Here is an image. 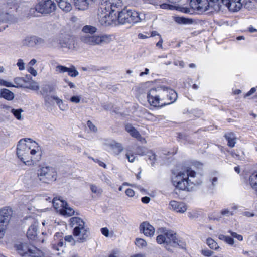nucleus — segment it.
Segmentation results:
<instances>
[{
    "instance_id": "f257e3e1",
    "label": "nucleus",
    "mask_w": 257,
    "mask_h": 257,
    "mask_svg": "<svg viewBox=\"0 0 257 257\" xmlns=\"http://www.w3.org/2000/svg\"><path fill=\"white\" fill-rule=\"evenodd\" d=\"M149 103L154 107L169 105L177 98V94L173 90L165 86L150 89L147 95Z\"/></svg>"
},
{
    "instance_id": "f03ea898",
    "label": "nucleus",
    "mask_w": 257,
    "mask_h": 257,
    "mask_svg": "<svg viewBox=\"0 0 257 257\" xmlns=\"http://www.w3.org/2000/svg\"><path fill=\"white\" fill-rule=\"evenodd\" d=\"M38 144L31 141L30 139H22L17 145V155L18 157L25 164L30 165L32 162H36L40 159V154L35 156L37 151L36 149H32L33 146Z\"/></svg>"
},
{
    "instance_id": "7ed1b4c3",
    "label": "nucleus",
    "mask_w": 257,
    "mask_h": 257,
    "mask_svg": "<svg viewBox=\"0 0 257 257\" xmlns=\"http://www.w3.org/2000/svg\"><path fill=\"white\" fill-rule=\"evenodd\" d=\"M69 225L73 228V235L78 243H82L87 241L90 234V229L81 218L71 217L69 219Z\"/></svg>"
},
{
    "instance_id": "20e7f679",
    "label": "nucleus",
    "mask_w": 257,
    "mask_h": 257,
    "mask_svg": "<svg viewBox=\"0 0 257 257\" xmlns=\"http://www.w3.org/2000/svg\"><path fill=\"white\" fill-rule=\"evenodd\" d=\"M196 172L190 169H186L180 171L177 174H174L172 177V182L176 188L182 190L190 191L191 185L194 184L189 177L194 178Z\"/></svg>"
},
{
    "instance_id": "39448f33",
    "label": "nucleus",
    "mask_w": 257,
    "mask_h": 257,
    "mask_svg": "<svg viewBox=\"0 0 257 257\" xmlns=\"http://www.w3.org/2000/svg\"><path fill=\"white\" fill-rule=\"evenodd\" d=\"M57 177V173L54 168L51 166H42L38 170L37 176H31L30 184L32 186L36 187L40 185V182L49 183L55 181Z\"/></svg>"
},
{
    "instance_id": "423d86ee",
    "label": "nucleus",
    "mask_w": 257,
    "mask_h": 257,
    "mask_svg": "<svg viewBox=\"0 0 257 257\" xmlns=\"http://www.w3.org/2000/svg\"><path fill=\"white\" fill-rule=\"evenodd\" d=\"M83 43L90 45H101L108 44L112 41V36L107 34L90 35L86 34L81 37Z\"/></svg>"
},
{
    "instance_id": "0eeeda50",
    "label": "nucleus",
    "mask_w": 257,
    "mask_h": 257,
    "mask_svg": "<svg viewBox=\"0 0 257 257\" xmlns=\"http://www.w3.org/2000/svg\"><path fill=\"white\" fill-rule=\"evenodd\" d=\"M219 0H206L202 2L201 0H191L190 5L192 8L199 13L204 12L210 8L212 10L219 11L220 9L218 3Z\"/></svg>"
},
{
    "instance_id": "6e6552de",
    "label": "nucleus",
    "mask_w": 257,
    "mask_h": 257,
    "mask_svg": "<svg viewBox=\"0 0 257 257\" xmlns=\"http://www.w3.org/2000/svg\"><path fill=\"white\" fill-rule=\"evenodd\" d=\"M56 9L55 3L52 0H42L34 8H31L29 12L31 15L36 16L35 12L49 14L54 12Z\"/></svg>"
},
{
    "instance_id": "1a4fd4ad",
    "label": "nucleus",
    "mask_w": 257,
    "mask_h": 257,
    "mask_svg": "<svg viewBox=\"0 0 257 257\" xmlns=\"http://www.w3.org/2000/svg\"><path fill=\"white\" fill-rule=\"evenodd\" d=\"M54 207L58 212L64 216H71L75 214V211L72 208L69 207L68 203L60 199L54 198L53 199Z\"/></svg>"
},
{
    "instance_id": "9d476101",
    "label": "nucleus",
    "mask_w": 257,
    "mask_h": 257,
    "mask_svg": "<svg viewBox=\"0 0 257 257\" xmlns=\"http://www.w3.org/2000/svg\"><path fill=\"white\" fill-rule=\"evenodd\" d=\"M19 253L24 256L42 257V252L35 247H29L27 243H21L17 245Z\"/></svg>"
},
{
    "instance_id": "9b49d317",
    "label": "nucleus",
    "mask_w": 257,
    "mask_h": 257,
    "mask_svg": "<svg viewBox=\"0 0 257 257\" xmlns=\"http://www.w3.org/2000/svg\"><path fill=\"white\" fill-rule=\"evenodd\" d=\"M115 19H116V13L113 15L109 11L102 9V7L100 5L98 12V19L101 25H110Z\"/></svg>"
},
{
    "instance_id": "f8f14e48",
    "label": "nucleus",
    "mask_w": 257,
    "mask_h": 257,
    "mask_svg": "<svg viewBox=\"0 0 257 257\" xmlns=\"http://www.w3.org/2000/svg\"><path fill=\"white\" fill-rule=\"evenodd\" d=\"M101 5L102 9L107 10L112 14L118 13L122 6L121 0H102Z\"/></svg>"
},
{
    "instance_id": "ddd939ff",
    "label": "nucleus",
    "mask_w": 257,
    "mask_h": 257,
    "mask_svg": "<svg viewBox=\"0 0 257 257\" xmlns=\"http://www.w3.org/2000/svg\"><path fill=\"white\" fill-rule=\"evenodd\" d=\"M60 38H61V49L73 50L75 48V41L73 36L61 34V37Z\"/></svg>"
},
{
    "instance_id": "4468645a",
    "label": "nucleus",
    "mask_w": 257,
    "mask_h": 257,
    "mask_svg": "<svg viewBox=\"0 0 257 257\" xmlns=\"http://www.w3.org/2000/svg\"><path fill=\"white\" fill-rule=\"evenodd\" d=\"M13 214L12 208L5 207L0 209V223L8 226Z\"/></svg>"
},
{
    "instance_id": "2eb2a0df",
    "label": "nucleus",
    "mask_w": 257,
    "mask_h": 257,
    "mask_svg": "<svg viewBox=\"0 0 257 257\" xmlns=\"http://www.w3.org/2000/svg\"><path fill=\"white\" fill-rule=\"evenodd\" d=\"M169 208L176 212L183 213L185 212L187 207L186 205L182 202H177L175 200H172L169 204Z\"/></svg>"
},
{
    "instance_id": "dca6fc26",
    "label": "nucleus",
    "mask_w": 257,
    "mask_h": 257,
    "mask_svg": "<svg viewBox=\"0 0 257 257\" xmlns=\"http://www.w3.org/2000/svg\"><path fill=\"white\" fill-rule=\"evenodd\" d=\"M222 3L232 12L238 11L242 7L241 0H221Z\"/></svg>"
},
{
    "instance_id": "f3484780",
    "label": "nucleus",
    "mask_w": 257,
    "mask_h": 257,
    "mask_svg": "<svg viewBox=\"0 0 257 257\" xmlns=\"http://www.w3.org/2000/svg\"><path fill=\"white\" fill-rule=\"evenodd\" d=\"M140 231L145 236L151 237L154 234L155 229L148 222H143L140 225Z\"/></svg>"
},
{
    "instance_id": "a211bd4d",
    "label": "nucleus",
    "mask_w": 257,
    "mask_h": 257,
    "mask_svg": "<svg viewBox=\"0 0 257 257\" xmlns=\"http://www.w3.org/2000/svg\"><path fill=\"white\" fill-rule=\"evenodd\" d=\"M118 13V15H116V18L119 23L121 24L130 23L129 13L127 9H124Z\"/></svg>"
},
{
    "instance_id": "6ab92c4d",
    "label": "nucleus",
    "mask_w": 257,
    "mask_h": 257,
    "mask_svg": "<svg viewBox=\"0 0 257 257\" xmlns=\"http://www.w3.org/2000/svg\"><path fill=\"white\" fill-rule=\"evenodd\" d=\"M130 16V23H136L140 22L144 19L143 15L139 14L137 11L132 10H128Z\"/></svg>"
},
{
    "instance_id": "aec40b11",
    "label": "nucleus",
    "mask_w": 257,
    "mask_h": 257,
    "mask_svg": "<svg viewBox=\"0 0 257 257\" xmlns=\"http://www.w3.org/2000/svg\"><path fill=\"white\" fill-rule=\"evenodd\" d=\"M60 37H61V34H58L56 36L50 38L48 42L49 47L58 49H61Z\"/></svg>"
},
{
    "instance_id": "412c9836",
    "label": "nucleus",
    "mask_w": 257,
    "mask_h": 257,
    "mask_svg": "<svg viewBox=\"0 0 257 257\" xmlns=\"http://www.w3.org/2000/svg\"><path fill=\"white\" fill-rule=\"evenodd\" d=\"M38 234V225L35 223L32 224L27 231V237L30 239H33Z\"/></svg>"
},
{
    "instance_id": "4be33fe9",
    "label": "nucleus",
    "mask_w": 257,
    "mask_h": 257,
    "mask_svg": "<svg viewBox=\"0 0 257 257\" xmlns=\"http://www.w3.org/2000/svg\"><path fill=\"white\" fill-rule=\"evenodd\" d=\"M75 7L80 10H85L88 8V0H74Z\"/></svg>"
},
{
    "instance_id": "5701e85b",
    "label": "nucleus",
    "mask_w": 257,
    "mask_h": 257,
    "mask_svg": "<svg viewBox=\"0 0 257 257\" xmlns=\"http://www.w3.org/2000/svg\"><path fill=\"white\" fill-rule=\"evenodd\" d=\"M59 8L63 11L68 12L72 9V6L68 0H56Z\"/></svg>"
},
{
    "instance_id": "b1692460",
    "label": "nucleus",
    "mask_w": 257,
    "mask_h": 257,
    "mask_svg": "<svg viewBox=\"0 0 257 257\" xmlns=\"http://www.w3.org/2000/svg\"><path fill=\"white\" fill-rule=\"evenodd\" d=\"M176 233L172 230H168L165 233L166 237V244H170L171 246L173 245V241L177 240Z\"/></svg>"
},
{
    "instance_id": "393cba45",
    "label": "nucleus",
    "mask_w": 257,
    "mask_h": 257,
    "mask_svg": "<svg viewBox=\"0 0 257 257\" xmlns=\"http://www.w3.org/2000/svg\"><path fill=\"white\" fill-rule=\"evenodd\" d=\"M26 78L27 79V80H26L25 78H22V77L15 78L14 79V82L17 85H14V86H13V87L18 88V87H22L25 86L24 85V83H27L28 82V80L31 79L32 78V77H31L30 75H29V76H27Z\"/></svg>"
},
{
    "instance_id": "a878e982",
    "label": "nucleus",
    "mask_w": 257,
    "mask_h": 257,
    "mask_svg": "<svg viewBox=\"0 0 257 257\" xmlns=\"http://www.w3.org/2000/svg\"><path fill=\"white\" fill-rule=\"evenodd\" d=\"M249 183L251 187L254 190L257 195V172L251 174L249 178Z\"/></svg>"
},
{
    "instance_id": "bb28decb",
    "label": "nucleus",
    "mask_w": 257,
    "mask_h": 257,
    "mask_svg": "<svg viewBox=\"0 0 257 257\" xmlns=\"http://www.w3.org/2000/svg\"><path fill=\"white\" fill-rule=\"evenodd\" d=\"M14 97L15 95L13 92L6 88L2 89L1 98H3L7 100L11 101L14 99Z\"/></svg>"
},
{
    "instance_id": "cd10ccee",
    "label": "nucleus",
    "mask_w": 257,
    "mask_h": 257,
    "mask_svg": "<svg viewBox=\"0 0 257 257\" xmlns=\"http://www.w3.org/2000/svg\"><path fill=\"white\" fill-rule=\"evenodd\" d=\"M238 209V206L237 205H233L231 207L230 209L229 208H225L222 209L220 214L224 216L229 217L230 216H233L234 214V211Z\"/></svg>"
},
{
    "instance_id": "c85d7f7f",
    "label": "nucleus",
    "mask_w": 257,
    "mask_h": 257,
    "mask_svg": "<svg viewBox=\"0 0 257 257\" xmlns=\"http://www.w3.org/2000/svg\"><path fill=\"white\" fill-rule=\"evenodd\" d=\"M225 138L228 141V145L230 147H233L236 143V137L233 133H228L225 135Z\"/></svg>"
},
{
    "instance_id": "c756f323",
    "label": "nucleus",
    "mask_w": 257,
    "mask_h": 257,
    "mask_svg": "<svg viewBox=\"0 0 257 257\" xmlns=\"http://www.w3.org/2000/svg\"><path fill=\"white\" fill-rule=\"evenodd\" d=\"M110 147L113 150V152L116 154H118L121 152L123 149L122 146L121 144L113 142L109 144Z\"/></svg>"
},
{
    "instance_id": "7c9ffc66",
    "label": "nucleus",
    "mask_w": 257,
    "mask_h": 257,
    "mask_svg": "<svg viewBox=\"0 0 257 257\" xmlns=\"http://www.w3.org/2000/svg\"><path fill=\"white\" fill-rule=\"evenodd\" d=\"M22 44L23 46L33 47L34 46L33 36H27L22 41Z\"/></svg>"
},
{
    "instance_id": "2f4dec72",
    "label": "nucleus",
    "mask_w": 257,
    "mask_h": 257,
    "mask_svg": "<svg viewBox=\"0 0 257 257\" xmlns=\"http://www.w3.org/2000/svg\"><path fill=\"white\" fill-rule=\"evenodd\" d=\"M53 90V88L49 85H47L42 88L40 92L42 95L44 96L45 101H48L49 100V96H48V93L51 92Z\"/></svg>"
},
{
    "instance_id": "473e14b6",
    "label": "nucleus",
    "mask_w": 257,
    "mask_h": 257,
    "mask_svg": "<svg viewBox=\"0 0 257 257\" xmlns=\"http://www.w3.org/2000/svg\"><path fill=\"white\" fill-rule=\"evenodd\" d=\"M97 31L95 27L91 25H85L82 28V31L85 33L94 34Z\"/></svg>"
},
{
    "instance_id": "72a5a7b5",
    "label": "nucleus",
    "mask_w": 257,
    "mask_h": 257,
    "mask_svg": "<svg viewBox=\"0 0 257 257\" xmlns=\"http://www.w3.org/2000/svg\"><path fill=\"white\" fill-rule=\"evenodd\" d=\"M11 19V15L7 12H0V22H7Z\"/></svg>"
},
{
    "instance_id": "f704fd0d",
    "label": "nucleus",
    "mask_w": 257,
    "mask_h": 257,
    "mask_svg": "<svg viewBox=\"0 0 257 257\" xmlns=\"http://www.w3.org/2000/svg\"><path fill=\"white\" fill-rule=\"evenodd\" d=\"M146 155L148 156L149 160L151 161V165L154 166L155 162L156 160L157 156L156 154L152 150H149Z\"/></svg>"
},
{
    "instance_id": "c9c22d12",
    "label": "nucleus",
    "mask_w": 257,
    "mask_h": 257,
    "mask_svg": "<svg viewBox=\"0 0 257 257\" xmlns=\"http://www.w3.org/2000/svg\"><path fill=\"white\" fill-rule=\"evenodd\" d=\"M206 243L209 247L212 249L216 250L219 248V246L217 242L212 238H208L206 240Z\"/></svg>"
},
{
    "instance_id": "e433bc0d",
    "label": "nucleus",
    "mask_w": 257,
    "mask_h": 257,
    "mask_svg": "<svg viewBox=\"0 0 257 257\" xmlns=\"http://www.w3.org/2000/svg\"><path fill=\"white\" fill-rule=\"evenodd\" d=\"M149 150L145 147L138 146L136 149V154L140 156L146 155Z\"/></svg>"
},
{
    "instance_id": "4c0bfd02",
    "label": "nucleus",
    "mask_w": 257,
    "mask_h": 257,
    "mask_svg": "<svg viewBox=\"0 0 257 257\" xmlns=\"http://www.w3.org/2000/svg\"><path fill=\"white\" fill-rule=\"evenodd\" d=\"M90 188L91 192L97 196L100 195L102 193V189L94 184H90Z\"/></svg>"
},
{
    "instance_id": "58836bf2",
    "label": "nucleus",
    "mask_w": 257,
    "mask_h": 257,
    "mask_svg": "<svg viewBox=\"0 0 257 257\" xmlns=\"http://www.w3.org/2000/svg\"><path fill=\"white\" fill-rule=\"evenodd\" d=\"M51 97L56 101L57 104L58 105L59 108L61 110H65L66 106L64 105L62 100H61L56 96H52Z\"/></svg>"
},
{
    "instance_id": "ea45409f",
    "label": "nucleus",
    "mask_w": 257,
    "mask_h": 257,
    "mask_svg": "<svg viewBox=\"0 0 257 257\" xmlns=\"http://www.w3.org/2000/svg\"><path fill=\"white\" fill-rule=\"evenodd\" d=\"M11 112L14 114L15 117L18 120H22L21 113L23 112L22 109L20 108L18 109H11Z\"/></svg>"
},
{
    "instance_id": "a19ab883",
    "label": "nucleus",
    "mask_w": 257,
    "mask_h": 257,
    "mask_svg": "<svg viewBox=\"0 0 257 257\" xmlns=\"http://www.w3.org/2000/svg\"><path fill=\"white\" fill-rule=\"evenodd\" d=\"M67 72H68L69 76L73 77H75L79 74V72L74 66H72L71 67L68 68V71Z\"/></svg>"
},
{
    "instance_id": "79ce46f5",
    "label": "nucleus",
    "mask_w": 257,
    "mask_h": 257,
    "mask_svg": "<svg viewBox=\"0 0 257 257\" xmlns=\"http://www.w3.org/2000/svg\"><path fill=\"white\" fill-rule=\"evenodd\" d=\"M34 38V46H42L44 43L45 41L42 38L37 37L36 36H33Z\"/></svg>"
},
{
    "instance_id": "37998d69",
    "label": "nucleus",
    "mask_w": 257,
    "mask_h": 257,
    "mask_svg": "<svg viewBox=\"0 0 257 257\" xmlns=\"http://www.w3.org/2000/svg\"><path fill=\"white\" fill-rule=\"evenodd\" d=\"M29 83V85H26V86H24V87L33 90H37L39 89V86L38 85L37 83L35 81H29L27 82Z\"/></svg>"
},
{
    "instance_id": "c03bdc74",
    "label": "nucleus",
    "mask_w": 257,
    "mask_h": 257,
    "mask_svg": "<svg viewBox=\"0 0 257 257\" xmlns=\"http://www.w3.org/2000/svg\"><path fill=\"white\" fill-rule=\"evenodd\" d=\"M135 243L137 246L140 248H143L147 245L146 241L144 239L141 238H137Z\"/></svg>"
},
{
    "instance_id": "a18cd8bd",
    "label": "nucleus",
    "mask_w": 257,
    "mask_h": 257,
    "mask_svg": "<svg viewBox=\"0 0 257 257\" xmlns=\"http://www.w3.org/2000/svg\"><path fill=\"white\" fill-rule=\"evenodd\" d=\"M55 71L58 73H64L68 71V67L63 65H57L55 68Z\"/></svg>"
},
{
    "instance_id": "49530a36",
    "label": "nucleus",
    "mask_w": 257,
    "mask_h": 257,
    "mask_svg": "<svg viewBox=\"0 0 257 257\" xmlns=\"http://www.w3.org/2000/svg\"><path fill=\"white\" fill-rule=\"evenodd\" d=\"M172 246H174V247L179 246L181 248H183L186 246V244L184 242H183V241H182L181 240L178 239L177 238V240L173 241Z\"/></svg>"
},
{
    "instance_id": "de8ad7c7",
    "label": "nucleus",
    "mask_w": 257,
    "mask_h": 257,
    "mask_svg": "<svg viewBox=\"0 0 257 257\" xmlns=\"http://www.w3.org/2000/svg\"><path fill=\"white\" fill-rule=\"evenodd\" d=\"M65 242H68L70 243L71 245H75L76 241V239L75 240L72 235H67L64 237Z\"/></svg>"
},
{
    "instance_id": "09e8293b",
    "label": "nucleus",
    "mask_w": 257,
    "mask_h": 257,
    "mask_svg": "<svg viewBox=\"0 0 257 257\" xmlns=\"http://www.w3.org/2000/svg\"><path fill=\"white\" fill-rule=\"evenodd\" d=\"M175 21L178 24H188L190 23V20L183 17H176Z\"/></svg>"
},
{
    "instance_id": "8fccbe9b",
    "label": "nucleus",
    "mask_w": 257,
    "mask_h": 257,
    "mask_svg": "<svg viewBox=\"0 0 257 257\" xmlns=\"http://www.w3.org/2000/svg\"><path fill=\"white\" fill-rule=\"evenodd\" d=\"M218 179L217 177H214L211 180H210V184L208 185V188L210 190H213L216 186Z\"/></svg>"
},
{
    "instance_id": "3c124183",
    "label": "nucleus",
    "mask_w": 257,
    "mask_h": 257,
    "mask_svg": "<svg viewBox=\"0 0 257 257\" xmlns=\"http://www.w3.org/2000/svg\"><path fill=\"white\" fill-rule=\"evenodd\" d=\"M7 225L0 223V239L2 238L6 232Z\"/></svg>"
},
{
    "instance_id": "603ef678",
    "label": "nucleus",
    "mask_w": 257,
    "mask_h": 257,
    "mask_svg": "<svg viewBox=\"0 0 257 257\" xmlns=\"http://www.w3.org/2000/svg\"><path fill=\"white\" fill-rule=\"evenodd\" d=\"M157 242L159 244L166 243V237L165 234L164 235H159L157 237Z\"/></svg>"
},
{
    "instance_id": "864d4df0",
    "label": "nucleus",
    "mask_w": 257,
    "mask_h": 257,
    "mask_svg": "<svg viewBox=\"0 0 257 257\" xmlns=\"http://www.w3.org/2000/svg\"><path fill=\"white\" fill-rule=\"evenodd\" d=\"M228 232L231 234V235L237 239L239 241L243 240V236L241 235L238 234L237 233L232 231L231 230H229Z\"/></svg>"
},
{
    "instance_id": "5fc2aeb1",
    "label": "nucleus",
    "mask_w": 257,
    "mask_h": 257,
    "mask_svg": "<svg viewBox=\"0 0 257 257\" xmlns=\"http://www.w3.org/2000/svg\"><path fill=\"white\" fill-rule=\"evenodd\" d=\"M0 86H5L6 87H11L12 86H14V85L10 82L0 79Z\"/></svg>"
},
{
    "instance_id": "6e6d98bb",
    "label": "nucleus",
    "mask_w": 257,
    "mask_h": 257,
    "mask_svg": "<svg viewBox=\"0 0 257 257\" xmlns=\"http://www.w3.org/2000/svg\"><path fill=\"white\" fill-rule=\"evenodd\" d=\"M87 125L90 130L94 132H96L97 131V127L93 124V123L88 120L87 122Z\"/></svg>"
},
{
    "instance_id": "4d7b16f0",
    "label": "nucleus",
    "mask_w": 257,
    "mask_h": 257,
    "mask_svg": "<svg viewBox=\"0 0 257 257\" xmlns=\"http://www.w3.org/2000/svg\"><path fill=\"white\" fill-rule=\"evenodd\" d=\"M80 96H73L70 98V101L74 103H79L80 102Z\"/></svg>"
},
{
    "instance_id": "13d9d810",
    "label": "nucleus",
    "mask_w": 257,
    "mask_h": 257,
    "mask_svg": "<svg viewBox=\"0 0 257 257\" xmlns=\"http://www.w3.org/2000/svg\"><path fill=\"white\" fill-rule=\"evenodd\" d=\"M17 66L19 67L20 70H23L25 68V63L23 62V60L21 59H19L18 60V62L17 63Z\"/></svg>"
},
{
    "instance_id": "bf43d9fd",
    "label": "nucleus",
    "mask_w": 257,
    "mask_h": 257,
    "mask_svg": "<svg viewBox=\"0 0 257 257\" xmlns=\"http://www.w3.org/2000/svg\"><path fill=\"white\" fill-rule=\"evenodd\" d=\"M129 133L133 137L136 138L140 137V133L135 128L133 129Z\"/></svg>"
},
{
    "instance_id": "052dcab7",
    "label": "nucleus",
    "mask_w": 257,
    "mask_h": 257,
    "mask_svg": "<svg viewBox=\"0 0 257 257\" xmlns=\"http://www.w3.org/2000/svg\"><path fill=\"white\" fill-rule=\"evenodd\" d=\"M212 253H213V251H212L210 250L206 249V250H202V254L205 256H207V257L211 256L212 255Z\"/></svg>"
},
{
    "instance_id": "680f3d73",
    "label": "nucleus",
    "mask_w": 257,
    "mask_h": 257,
    "mask_svg": "<svg viewBox=\"0 0 257 257\" xmlns=\"http://www.w3.org/2000/svg\"><path fill=\"white\" fill-rule=\"evenodd\" d=\"M101 231L102 234L103 235H104V236H105L106 237H108L109 236V231L107 228H106V227L102 228L101 229Z\"/></svg>"
},
{
    "instance_id": "e2e57ef3",
    "label": "nucleus",
    "mask_w": 257,
    "mask_h": 257,
    "mask_svg": "<svg viewBox=\"0 0 257 257\" xmlns=\"http://www.w3.org/2000/svg\"><path fill=\"white\" fill-rule=\"evenodd\" d=\"M125 194L129 197H133L134 196L135 192L132 189H127L125 191Z\"/></svg>"
},
{
    "instance_id": "0e129e2a",
    "label": "nucleus",
    "mask_w": 257,
    "mask_h": 257,
    "mask_svg": "<svg viewBox=\"0 0 257 257\" xmlns=\"http://www.w3.org/2000/svg\"><path fill=\"white\" fill-rule=\"evenodd\" d=\"M126 157L130 162H133L135 161V157L133 154H126Z\"/></svg>"
},
{
    "instance_id": "69168bd1",
    "label": "nucleus",
    "mask_w": 257,
    "mask_h": 257,
    "mask_svg": "<svg viewBox=\"0 0 257 257\" xmlns=\"http://www.w3.org/2000/svg\"><path fill=\"white\" fill-rule=\"evenodd\" d=\"M160 7L164 9H172L173 8V6L167 4H163L160 5Z\"/></svg>"
},
{
    "instance_id": "338daca9",
    "label": "nucleus",
    "mask_w": 257,
    "mask_h": 257,
    "mask_svg": "<svg viewBox=\"0 0 257 257\" xmlns=\"http://www.w3.org/2000/svg\"><path fill=\"white\" fill-rule=\"evenodd\" d=\"M225 242L229 244L233 245L234 243V240L232 237L227 236Z\"/></svg>"
},
{
    "instance_id": "774afa93",
    "label": "nucleus",
    "mask_w": 257,
    "mask_h": 257,
    "mask_svg": "<svg viewBox=\"0 0 257 257\" xmlns=\"http://www.w3.org/2000/svg\"><path fill=\"white\" fill-rule=\"evenodd\" d=\"M174 64L176 66L179 65L181 68L184 67V62L183 61H175Z\"/></svg>"
}]
</instances>
